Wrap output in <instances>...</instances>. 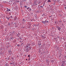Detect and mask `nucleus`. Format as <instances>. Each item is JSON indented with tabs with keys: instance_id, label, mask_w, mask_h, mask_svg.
Returning a JSON list of instances; mask_svg holds the SVG:
<instances>
[{
	"instance_id": "nucleus-1",
	"label": "nucleus",
	"mask_w": 66,
	"mask_h": 66,
	"mask_svg": "<svg viewBox=\"0 0 66 66\" xmlns=\"http://www.w3.org/2000/svg\"><path fill=\"white\" fill-rule=\"evenodd\" d=\"M26 48H29V50H31V48L30 47V44H28V45H27L26 46Z\"/></svg>"
},
{
	"instance_id": "nucleus-2",
	"label": "nucleus",
	"mask_w": 66,
	"mask_h": 66,
	"mask_svg": "<svg viewBox=\"0 0 66 66\" xmlns=\"http://www.w3.org/2000/svg\"><path fill=\"white\" fill-rule=\"evenodd\" d=\"M27 10H28L29 12H30V11H32L31 9V8H30L29 7H28L27 9Z\"/></svg>"
},
{
	"instance_id": "nucleus-3",
	"label": "nucleus",
	"mask_w": 66,
	"mask_h": 66,
	"mask_svg": "<svg viewBox=\"0 0 66 66\" xmlns=\"http://www.w3.org/2000/svg\"><path fill=\"white\" fill-rule=\"evenodd\" d=\"M56 28H57V30H59V31H60L61 28L60 27L57 26L56 27Z\"/></svg>"
},
{
	"instance_id": "nucleus-4",
	"label": "nucleus",
	"mask_w": 66,
	"mask_h": 66,
	"mask_svg": "<svg viewBox=\"0 0 66 66\" xmlns=\"http://www.w3.org/2000/svg\"><path fill=\"white\" fill-rule=\"evenodd\" d=\"M30 48H29H29H27L26 49V51L27 52H28V51H29V50H29Z\"/></svg>"
},
{
	"instance_id": "nucleus-5",
	"label": "nucleus",
	"mask_w": 66,
	"mask_h": 66,
	"mask_svg": "<svg viewBox=\"0 0 66 66\" xmlns=\"http://www.w3.org/2000/svg\"><path fill=\"white\" fill-rule=\"evenodd\" d=\"M65 63H63L61 65V66H65Z\"/></svg>"
},
{
	"instance_id": "nucleus-6",
	"label": "nucleus",
	"mask_w": 66,
	"mask_h": 66,
	"mask_svg": "<svg viewBox=\"0 0 66 66\" xmlns=\"http://www.w3.org/2000/svg\"><path fill=\"white\" fill-rule=\"evenodd\" d=\"M45 21V24L46 23H48V22H49V21H47L46 20Z\"/></svg>"
},
{
	"instance_id": "nucleus-7",
	"label": "nucleus",
	"mask_w": 66,
	"mask_h": 66,
	"mask_svg": "<svg viewBox=\"0 0 66 66\" xmlns=\"http://www.w3.org/2000/svg\"><path fill=\"white\" fill-rule=\"evenodd\" d=\"M42 23H43V24H44V23L45 24V21H42Z\"/></svg>"
},
{
	"instance_id": "nucleus-8",
	"label": "nucleus",
	"mask_w": 66,
	"mask_h": 66,
	"mask_svg": "<svg viewBox=\"0 0 66 66\" xmlns=\"http://www.w3.org/2000/svg\"><path fill=\"white\" fill-rule=\"evenodd\" d=\"M48 2H51V0H48Z\"/></svg>"
},
{
	"instance_id": "nucleus-9",
	"label": "nucleus",
	"mask_w": 66,
	"mask_h": 66,
	"mask_svg": "<svg viewBox=\"0 0 66 66\" xmlns=\"http://www.w3.org/2000/svg\"><path fill=\"white\" fill-rule=\"evenodd\" d=\"M36 5V3H35L34 4V6H35V5Z\"/></svg>"
},
{
	"instance_id": "nucleus-10",
	"label": "nucleus",
	"mask_w": 66,
	"mask_h": 66,
	"mask_svg": "<svg viewBox=\"0 0 66 66\" xmlns=\"http://www.w3.org/2000/svg\"><path fill=\"white\" fill-rule=\"evenodd\" d=\"M10 17H11V18H13V16H11Z\"/></svg>"
},
{
	"instance_id": "nucleus-11",
	"label": "nucleus",
	"mask_w": 66,
	"mask_h": 66,
	"mask_svg": "<svg viewBox=\"0 0 66 66\" xmlns=\"http://www.w3.org/2000/svg\"><path fill=\"white\" fill-rule=\"evenodd\" d=\"M30 55H28V57H30Z\"/></svg>"
},
{
	"instance_id": "nucleus-12",
	"label": "nucleus",
	"mask_w": 66,
	"mask_h": 66,
	"mask_svg": "<svg viewBox=\"0 0 66 66\" xmlns=\"http://www.w3.org/2000/svg\"><path fill=\"white\" fill-rule=\"evenodd\" d=\"M40 7H41V8L43 7V6H40Z\"/></svg>"
},
{
	"instance_id": "nucleus-13",
	"label": "nucleus",
	"mask_w": 66,
	"mask_h": 66,
	"mask_svg": "<svg viewBox=\"0 0 66 66\" xmlns=\"http://www.w3.org/2000/svg\"><path fill=\"white\" fill-rule=\"evenodd\" d=\"M25 8H27V6H25Z\"/></svg>"
},
{
	"instance_id": "nucleus-14",
	"label": "nucleus",
	"mask_w": 66,
	"mask_h": 66,
	"mask_svg": "<svg viewBox=\"0 0 66 66\" xmlns=\"http://www.w3.org/2000/svg\"><path fill=\"white\" fill-rule=\"evenodd\" d=\"M6 11L7 12H9V10H7Z\"/></svg>"
},
{
	"instance_id": "nucleus-15",
	"label": "nucleus",
	"mask_w": 66,
	"mask_h": 66,
	"mask_svg": "<svg viewBox=\"0 0 66 66\" xmlns=\"http://www.w3.org/2000/svg\"><path fill=\"white\" fill-rule=\"evenodd\" d=\"M52 17V15H50L49 16V17Z\"/></svg>"
},
{
	"instance_id": "nucleus-16",
	"label": "nucleus",
	"mask_w": 66,
	"mask_h": 66,
	"mask_svg": "<svg viewBox=\"0 0 66 66\" xmlns=\"http://www.w3.org/2000/svg\"><path fill=\"white\" fill-rule=\"evenodd\" d=\"M24 19H22V20H23V21H24Z\"/></svg>"
},
{
	"instance_id": "nucleus-17",
	"label": "nucleus",
	"mask_w": 66,
	"mask_h": 66,
	"mask_svg": "<svg viewBox=\"0 0 66 66\" xmlns=\"http://www.w3.org/2000/svg\"><path fill=\"white\" fill-rule=\"evenodd\" d=\"M11 39H13V37H11Z\"/></svg>"
},
{
	"instance_id": "nucleus-18",
	"label": "nucleus",
	"mask_w": 66,
	"mask_h": 66,
	"mask_svg": "<svg viewBox=\"0 0 66 66\" xmlns=\"http://www.w3.org/2000/svg\"><path fill=\"white\" fill-rule=\"evenodd\" d=\"M65 59H66V55H65Z\"/></svg>"
},
{
	"instance_id": "nucleus-19",
	"label": "nucleus",
	"mask_w": 66,
	"mask_h": 66,
	"mask_svg": "<svg viewBox=\"0 0 66 66\" xmlns=\"http://www.w3.org/2000/svg\"><path fill=\"white\" fill-rule=\"evenodd\" d=\"M45 5L44 4H43V6H45Z\"/></svg>"
},
{
	"instance_id": "nucleus-20",
	"label": "nucleus",
	"mask_w": 66,
	"mask_h": 66,
	"mask_svg": "<svg viewBox=\"0 0 66 66\" xmlns=\"http://www.w3.org/2000/svg\"><path fill=\"white\" fill-rule=\"evenodd\" d=\"M33 26H34H34H35V24H34L33 25Z\"/></svg>"
},
{
	"instance_id": "nucleus-21",
	"label": "nucleus",
	"mask_w": 66,
	"mask_h": 66,
	"mask_svg": "<svg viewBox=\"0 0 66 66\" xmlns=\"http://www.w3.org/2000/svg\"><path fill=\"white\" fill-rule=\"evenodd\" d=\"M65 7V9H66V7L65 6V7Z\"/></svg>"
},
{
	"instance_id": "nucleus-22",
	"label": "nucleus",
	"mask_w": 66,
	"mask_h": 66,
	"mask_svg": "<svg viewBox=\"0 0 66 66\" xmlns=\"http://www.w3.org/2000/svg\"><path fill=\"white\" fill-rule=\"evenodd\" d=\"M9 11H11V10L9 9Z\"/></svg>"
},
{
	"instance_id": "nucleus-23",
	"label": "nucleus",
	"mask_w": 66,
	"mask_h": 66,
	"mask_svg": "<svg viewBox=\"0 0 66 66\" xmlns=\"http://www.w3.org/2000/svg\"><path fill=\"white\" fill-rule=\"evenodd\" d=\"M39 3L40 4V2H39Z\"/></svg>"
},
{
	"instance_id": "nucleus-24",
	"label": "nucleus",
	"mask_w": 66,
	"mask_h": 66,
	"mask_svg": "<svg viewBox=\"0 0 66 66\" xmlns=\"http://www.w3.org/2000/svg\"><path fill=\"white\" fill-rule=\"evenodd\" d=\"M26 61H27V60H28V59H26Z\"/></svg>"
},
{
	"instance_id": "nucleus-25",
	"label": "nucleus",
	"mask_w": 66,
	"mask_h": 66,
	"mask_svg": "<svg viewBox=\"0 0 66 66\" xmlns=\"http://www.w3.org/2000/svg\"><path fill=\"white\" fill-rule=\"evenodd\" d=\"M44 4H45V2L44 3Z\"/></svg>"
},
{
	"instance_id": "nucleus-26",
	"label": "nucleus",
	"mask_w": 66,
	"mask_h": 66,
	"mask_svg": "<svg viewBox=\"0 0 66 66\" xmlns=\"http://www.w3.org/2000/svg\"><path fill=\"white\" fill-rule=\"evenodd\" d=\"M7 10H9V9H8V8H7Z\"/></svg>"
},
{
	"instance_id": "nucleus-27",
	"label": "nucleus",
	"mask_w": 66,
	"mask_h": 66,
	"mask_svg": "<svg viewBox=\"0 0 66 66\" xmlns=\"http://www.w3.org/2000/svg\"><path fill=\"white\" fill-rule=\"evenodd\" d=\"M10 18H8V19H9Z\"/></svg>"
},
{
	"instance_id": "nucleus-28",
	"label": "nucleus",
	"mask_w": 66,
	"mask_h": 66,
	"mask_svg": "<svg viewBox=\"0 0 66 66\" xmlns=\"http://www.w3.org/2000/svg\"><path fill=\"white\" fill-rule=\"evenodd\" d=\"M11 64H13V63H11Z\"/></svg>"
},
{
	"instance_id": "nucleus-29",
	"label": "nucleus",
	"mask_w": 66,
	"mask_h": 66,
	"mask_svg": "<svg viewBox=\"0 0 66 66\" xmlns=\"http://www.w3.org/2000/svg\"><path fill=\"white\" fill-rule=\"evenodd\" d=\"M11 23H13V22H11Z\"/></svg>"
},
{
	"instance_id": "nucleus-30",
	"label": "nucleus",
	"mask_w": 66,
	"mask_h": 66,
	"mask_svg": "<svg viewBox=\"0 0 66 66\" xmlns=\"http://www.w3.org/2000/svg\"><path fill=\"white\" fill-rule=\"evenodd\" d=\"M58 37V38H59V37Z\"/></svg>"
},
{
	"instance_id": "nucleus-31",
	"label": "nucleus",
	"mask_w": 66,
	"mask_h": 66,
	"mask_svg": "<svg viewBox=\"0 0 66 66\" xmlns=\"http://www.w3.org/2000/svg\"><path fill=\"white\" fill-rule=\"evenodd\" d=\"M18 2H19V1H18Z\"/></svg>"
},
{
	"instance_id": "nucleus-32",
	"label": "nucleus",
	"mask_w": 66,
	"mask_h": 66,
	"mask_svg": "<svg viewBox=\"0 0 66 66\" xmlns=\"http://www.w3.org/2000/svg\"><path fill=\"white\" fill-rule=\"evenodd\" d=\"M43 4H45L43 3Z\"/></svg>"
},
{
	"instance_id": "nucleus-33",
	"label": "nucleus",
	"mask_w": 66,
	"mask_h": 66,
	"mask_svg": "<svg viewBox=\"0 0 66 66\" xmlns=\"http://www.w3.org/2000/svg\"><path fill=\"white\" fill-rule=\"evenodd\" d=\"M20 39H21V38Z\"/></svg>"
},
{
	"instance_id": "nucleus-34",
	"label": "nucleus",
	"mask_w": 66,
	"mask_h": 66,
	"mask_svg": "<svg viewBox=\"0 0 66 66\" xmlns=\"http://www.w3.org/2000/svg\"><path fill=\"white\" fill-rule=\"evenodd\" d=\"M24 56H26V55H24Z\"/></svg>"
},
{
	"instance_id": "nucleus-35",
	"label": "nucleus",
	"mask_w": 66,
	"mask_h": 66,
	"mask_svg": "<svg viewBox=\"0 0 66 66\" xmlns=\"http://www.w3.org/2000/svg\"><path fill=\"white\" fill-rule=\"evenodd\" d=\"M24 56H26V55H24Z\"/></svg>"
}]
</instances>
